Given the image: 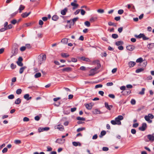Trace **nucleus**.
<instances>
[{"label":"nucleus","instance_id":"nucleus-14","mask_svg":"<svg viewBox=\"0 0 154 154\" xmlns=\"http://www.w3.org/2000/svg\"><path fill=\"white\" fill-rule=\"evenodd\" d=\"M65 141V140L61 138L58 139L57 140V142L60 144L63 143Z\"/></svg>","mask_w":154,"mask_h":154},{"label":"nucleus","instance_id":"nucleus-21","mask_svg":"<svg viewBox=\"0 0 154 154\" xmlns=\"http://www.w3.org/2000/svg\"><path fill=\"white\" fill-rule=\"evenodd\" d=\"M72 143L73 145L75 146H80L81 145V143L79 142H73Z\"/></svg>","mask_w":154,"mask_h":154},{"label":"nucleus","instance_id":"nucleus-63","mask_svg":"<svg viewBox=\"0 0 154 154\" xmlns=\"http://www.w3.org/2000/svg\"><path fill=\"white\" fill-rule=\"evenodd\" d=\"M148 116L151 119H153L154 118V116L152 114H149Z\"/></svg>","mask_w":154,"mask_h":154},{"label":"nucleus","instance_id":"nucleus-26","mask_svg":"<svg viewBox=\"0 0 154 154\" xmlns=\"http://www.w3.org/2000/svg\"><path fill=\"white\" fill-rule=\"evenodd\" d=\"M26 67L25 66H24L23 67H22L20 68L19 70V73L20 74H22L24 70L26 68Z\"/></svg>","mask_w":154,"mask_h":154},{"label":"nucleus","instance_id":"nucleus-36","mask_svg":"<svg viewBox=\"0 0 154 154\" xmlns=\"http://www.w3.org/2000/svg\"><path fill=\"white\" fill-rule=\"evenodd\" d=\"M32 24L31 23H27L24 24L23 26V27H26L31 26Z\"/></svg>","mask_w":154,"mask_h":154},{"label":"nucleus","instance_id":"nucleus-54","mask_svg":"<svg viewBox=\"0 0 154 154\" xmlns=\"http://www.w3.org/2000/svg\"><path fill=\"white\" fill-rule=\"evenodd\" d=\"M108 96L111 98L112 99H114L115 98V95L112 94H109L108 95Z\"/></svg>","mask_w":154,"mask_h":154},{"label":"nucleus","instance_id":"nucleus-31","mask_svg":"<svg viewBox=\"0 0 154 154\" xmlns=\"http://www.w3.org/2000/svg\"><path fill=\"white\" fill-rule=\"evenodd\" d=\"M80 59L82 60L83 61H87V62H89L90 61V60L88 58H85L84 57H82L80 58Z\"/></svg>","mask_w":154,"mask_h":154},{"label":"nucleus","instance_id":"nucleus-13","mask_svg":"<svg viewBox=\"0 0 154 154\" xmlns=\"http://www.w3.org/2000/svg\"><path fill=\"white\" fill-rule=\"evenodd\" d=\"M31 13V12H30L28 13L27 12H25L24 13H23L21 15V16L23 18L26 17H28Z\"/></svg>","mask_w":154,"mask_h":154},{"label":"nucleus","instance_id":"nucleus-41","mask_svg":"<svg viewBox=\"0 0 154 154\" xmlns=\"http://www.w3.org/2000/svg\"><path fill=\"white\" fill-rule=\"evenodd\" d=\"M10 67L11 69H13L16 68V65L14 64L13 63H12L11 64Z\"/></svg>","mask_w":154,"mask_h":154},{"label":"nucleus","instance_id":"nucleus-48","mask_svg":"<svg viewBox=\"0 0 154 154\" xmlns=\"http://www.w3.org/2000/svg\"><path fill=\"white\" fill-rule=\"evenodd\" d=\"M85 128H78L77 130V132H79L80 131H82L83 130H85Z\"/></svg>","mask_w":154,"mask_h":154},{"label":"nucleus","instance_id":"nucleus-29","mask_svg":"<svg viewBox=\"0 0 154 154\" xmlns=\"http://www.w3.org/2000/svg\"><path fill=\"white\" fill-rule=\"evenodd\" d=\"M18 11H16L14 12V13H12V14H11L9 16H10V18H11L14 17V16H15L18 13Z\"/></svg>","mask_w":154,"mask_h":154},{"label":"nucleus","instance_id":"nucleus-59","mask_svg":"<svg viewBox=\"0 0 154 154\" xmlns=\"http://www.w3.org/2000/svg\"><path fill=\"white\" fill-rule=\"evenodd\" d=\"M26 49L25 46H22L20 48V49L21 51H23L25 50Z\"/></svg>","mask_w":154,"mask_h":154},{"label":"nucleus","instance_id":"nucleus-35","mask_svg":"<svg viewBox=\"0 0 154 154\" xmlns=\"http://www.w3.org/2000/svg\"><path fill=\"white\" fill-rule=\"evenodd\" d=\"M101 67V65L100 64H98V65H97V66L95 67L93 69H94V70L96 72H97V70L98 69H99Z\"/></svg>","mask_w":154,"mask_h":154},{"label":"nucleus","instance_id":"nucleus-37","mask_svg":"<svg viewBox=\"0 0 154 154\" xmlns=\"http://www.w3.org/2000/svg\"><path fill=\"white\" fill-rule=\"evenodd\" d=\"M143 34L142 33H140L139 35H134L135 37L137 38H141L143 37Z\"/></svg>","mask_w":154,"mask_h":154},{"label":"nucleus","instance_id":"nucleus-43","mask_svg":"<svg viewBox=\"0 0 154 154\" xmlns=\"http://www.w3.org/2000/svg\"><path fill=\"white\" fill-rule=\"evenodd\" d=\"M61 56L63 57H66L69 56V55L67 54L66 53H62L61 54Z\"/></svg>","mask_w":154,"mask_h":154},{"label":"nucleus","instance_id":"nucleus-40","mask_svg":"<svg viewBox=\"0 0 154 154\" xmlns=\"http://www.w3.org/2000/svg\"><path fill=\"white\" fill-rule=\"evenodd\" d=\"M143 61V58L141 57H140L137 59L136 61L137 63H141Z\"/></svg>","mask_w":154,"mask_h":154},{"label":"nucleus","instance_id":"nucleus-12","mask_svg":"<svg viewBox=\"0 0 154 154\" xmlns=\"http://www.w3.org/2000/svg\"><path fill=\"white\" fill-rule=\"evenodd\" d=\"M148 138L150 141H152V142L154 141V136L151 134H149L147 136Z\"/></svg>","mask_w":154,"mask_h":154},{"label":"nucleus","instance_id":"nucleus-34","mask_svg":"<svg viewBox=\"0 0 154 154\" xmlns=\"http://www.w3.org/2000/svg\"><path fill=\"white\" fill-rule=\"evenodd\" d=\"M106 133V131H101L100 135L99 136L101 138L103 136L105 135Z\"/></svg>","mask_w":154,"mask_h":154},{"label":"nucleus","instance_id":"nucleus-45","mask_svg":"<svg viewBox=\"0 0 154 154\" xmlns=\"http://www.w3.org/2000/svg\"><path fill=\"white\" fill-rule=\"evenodd\" d=\"M112 37L113 38L116 39L118 38V36L116 34H113L112 35Z\"/></svg>","mask_w":154,"mask_h":154},{"label":"nucleus","instance_id":"nucleus-49","mask_svg":"<svg viewBox=\"0 0 154 154\" xmlns=\"http://www.w3.org/2000/svg\"><path fill=\"white\" fill-rule=\"evenodd\" d=\"M14 96L13 94H11L8 96V98L10 99H12L14 98Z\"/></svg>","mask_w":154,"mask_h":154},{"label":"nucleus","instance_id":"nucleus-52","mask_svg":"<svg viewBox=\"0 0 154 154\" xmlns=\"http://www.w3.org/2000/svg\"><path fill=\"white\" fill-rule=\"evenodd\" d=\"M97 11L100 13H103L104 12V10L102 9H99L97 10Z\"/></svg>","mask_w":154,"mask_h":154},{"label":"nucleus","instance_id":"nucleus-2","mask_svg":"<svg viewBox=\"0 0 154 154\" xmlns=\"http://www.w3.org/2000/svg\"><path fill=\"white\" fill-rule=\"evenodd\" d=\"M123 117L122 116H119L117 117L115 119V121L116 122L117 125H121V122L120 121L121 120H123Z\"/></svg>","mask_w":154,"mask_h":154},{"label":"nucleus","instance_id":"nucleus-11","mask_svg":"<svg viewBox=\"0 0 154 154\" xmlns=\"http://www.w3.org/2000/svg\"><path fill=\"white\" fill-rule=\"evenodd\" d=\"M24 98L26 100H28L32 98L31 97H29V94H26L24 95Z\"/></svg>","mask_w":154,"mask_h":154},{"label":"nucleus","instance_id":"nucleus-38","mask_svg":"<svg viewBox=\"0 0 154 154\" xmlns=\"http://www.w3.org/2000/svg\"><path fill=\"white\" fill-rule=\"evenodd\" d=\"M86 108L90 110L92 109V107L91 106L89 105L88 104H85Z\"/></svg>","mask_w":154,"mask_h":154},{"label":"nucleus","instance_id":"nucleus-10","mask_svg":"<svg viewBox=\"0 0 154 154\" xmlns=\"http://www.w3.org/2000/svg\"><path fill=\"white\" fill-rule=\"evenodd\" d=\"M48 130V127L45 128H39L38 129V131L39 132H43L44 131H47Z\"/></svg>","mask_w":154,"mask_h":154},{"label":"nucleus","instance_id":"nucleus-56","mask_svg":"<svg viewBox=\"0 0 154 154\" xmlns=\"http://www.w3.org/2000/svg\"><path fill=\"white\" fill-rule=\"evenodd\" d=\"M102 86L103 85H102L99 84L95 85V88H102Z\"/></svg>","mask_w":154,"mask_h":154},{"label":"nucleus","instance_id":"nucleus-1","mask_svg":"<svg viewBox=\"0 0 154 154\" xmlns=\"http://www.w3.org/2000/svg\"><path fill=\"white\" fill-rule=\"evenodd\" d=\"M46 59V56L45 54H41L38 57V63L41 65L44 63Z\"/></svg>","mask_w":154,"mask_h":154},{"label":"nucleus","instance_id":"nucleus-55","mask_svg":"<svg viewBox=\"0 0 154 154\" xmlns=\"http://www.w3.org/2000/svg\"><path fill=\"white\" fill-rule=\"evenodd\" d=\"M23 120L24 122H28L29 121V119L28 117H25L23 118Z\"/></svg>","mask_w":154,"mask_h":154},{"label":"nucleus","instance_id":"nucleus-20","mask_svg":"<svg viewBox=\"0 0 154 154\" xmlns=\"http://www.w3.org/2000/svg\"><path fill=\"white\" fill-rule=\"evenodd\" d=\"M97 17H91L90 19L89 20L91 22H94L97 20Z\"/></svg>","mask_w":154,"mask_h":154},{"label":"nucleus","instance_id":"nucleus-42","mask_svg":"<svg viewBox=\"0 0 154 154\" xmlns=\"http://www.w3.org/2000/svg\"><path fill=\"white\" fill-rule=\"evenodd\" d=\"M108 24L110 26H116V25L115 23H112L111 22H109L108 23Z\"/></svg>","mask_w":154,"mask_h":154},{"label":"nucleus","instance_id":"nucleus-39","mask_svg":"<svg viewBox=\"0 0 154 154\" xmlns=\"http://www.w3.org/2000/svg\"><path fill=\"white\" fill-rule=\"evenodd\" d=\"M22 91V90L21 89H18L16 90V93L17 94H20L21 93Z\"/></svg>","mask_w":154,"mask_h":154},{"label":"nucleus","instance_id":"nucleus-51","mask_svg":"<svg viewBox=\"0 0 154 154\" xmlns=\"http://www.w3.org/2000/svg\"><path fill=\"white\" fill-rule=\"evenodd\" d=\"M85 25L88 27H89L90 26V22L88 21H86L85 22Z\"/></svg>","mask_w":154,"mask_h":154},{"label":"nucleus","instance_id":"nucleus-19","mask_svg":"<svg viewBox=\"0 0 154 154\" xmlns=\"http://www.w3.org/2000/svg\"><path fill=\"white\" fill-rule=\"evenodd\" d=\"M144 68H139L136 70L135 72L137 73H138L143 72L144 70Z\"/></svg>","mask_w":154,"mask_h":154},{"label":"nucleus","instance_id":"nucleus-27","mask_svg":"<svg viewBox=\"0 0 154 154\" xmlns=\"http://www.w3.org/2000/svg\"><path fill=\"white\" fill-rule=\"evenodd\" d=\"M62 70L63 71L69 72L71 71V68L70 67H67L63 69Z\"/></svg>","mask_w":154,"mask_h":154},{"label":"nucleus","instance_id":"nucleus-32","mask_svg":"<svg viewBox=\"0 0 154 154\" xmlns=\"http://www.w3.org/2000/svg\"><path fill=\"white\" fill-rule=\"evenodd\" d=\"M41 76V74L40 72L36 73L34 75V77L35 78H37L40 77Z\"/></svg>","mask_w":154,"mask_h":154},{"label":"nucleus","instance_id":"nucleus-25","mask_svg":"<svg viewBox=\"0 0 154 154\" xmlns=\"http://www.w3.org/2000/svg\"><path fill=\"white\" fill-rule=\"evenodd\" d=\"M154 47V43H150L147 46V48L149 49L152 48Z\"/></svg>","mask_w":154,"mask_h":154},{"label":"nucleus","instance_id":"nucleus-33","mask_svg":"<svg viewBox=\"0 0 154 154\" xmlns=\"http://www.w3.org/2000/svg\"><path fill=\"white\" fill-rule=\"evenodd\" d=\"M59 18L56 15H54L52 17V20L54 21H57V20H58Z\"/></svg>","mask_w":154,"mask_h":154},{"label":"nucleus","instance_id":"nucleus-5","mask_svg":"<svg viewBox=\"0 0 154 154\" xmlns=\"http://www.w3.org/2000/svg\"><path fill=\"white\" fill-rule=\"evenodd\" d=\"M99 72H96L94 69H91L90 71V73L89 74V76H93L95 74L98 73Z\"/></svg>","mask_w":154,"mask_h":154},{"label":"nucleus","instance_id":"nucleus-17","mask_svg":"<svg viewBox=\"0 0 154 154\" xmlns=\"http://www.w3.org/2000/svg\"><path fill=\"white\" fill-rule=\"evenodd\" d=\"M71 6H73V9H74L77 8L79 6V5L75 3L74 2H71Z\"/></svg>","mask_w":154,"mask_h":154},{"label":"nucleus","instance_id":"nucleus-18","mask_svg":"<svg viewBox=\"0 0 154 154\" xmlns=\"http://www.w3.org/2000/svg\"><path fill=\"white\" fill-rule=\"evenodd\" d=\"M144 118L146 121H147L149 123H151L152 122V121L150 119V118L148 115L145 116Z\"/></svg>","mask_w":154,"mask_h":154},{"label":"nucleus","instance_id":"nucleus-57","mask_svg":"<svg viewBox=\"0 0 154 154\" xmlns=\"http://www.w3.org/2000/svg\"><path fill=\"white\" fill-rule=\"evenodd\" d=\"M93 63H94V64H96L97 65H98V64H100L99 62V61L97 60L94 61Z\"/></svg>","mask_w":154,"mask_h":154},{"label":"nucleus","instance_id":"nucleus-8","mask_svg":"<svg viewBox=\"0 0 154 154\" xmlns=\"http://www.w3.org/2000/svg\"><path fill=\"white\" fill-rule=\"evenodd\" d=\"M18 49L17 48H15L14 49H13L12 51V55L11 56V58L13 56L16 55L18 53Z\"/></svg>","mask_w":154,"mask_h":154},{"label":"nucleus","instance_id":"nucleus-62","mask_svg":"<svg viewBox=\"0 0 154 154\" xmlns=\"http://www.w3.org/2000/svg\"><path fill=\"white\" fill-rule=\"evenodd\" d=\"M120 17L119 16L116 17L114 18V19L117 21L119 20H120Z\"/></svg>","mask_w":154,"mask_h":154},{"label":"nucleus","instance_id":"nucleus-53","mask_svg":"<svg viewBox=\"0 0 154 154\" xmlns=\"http://www.w3.org/2000/svg\"><path fill=\"white\" fill-rule=\"evenodd\" d=\"M17 65L20 66H22L23 65V64L22 63V62L17 61Z\"/></svg>","mask_w":154,"mask_h":154},{"label":"nucleus","instance_id":"nucleus-9","mask_svg":"<svg viewBox=\"0 0 154 154\" xmlns=\"http://www.w3.org/2000/svg\"><path fill=\"white\" fill-rule=\"evenodd\" d=\"M104 104L105 107L109 110H111V109L113 107V106L112 105H109L107 102H105Z\"/></svg>","mask_w":154,"mask_h":154},{"label":"nucleus","instance_id":"nucleus-47","mask_svg":"<svg viewBox=\"0 0 154 154\" xmlns=\"http://www.w3.org/2000/svg\"><path fill=\"white\" fill-rule=\"evenodd\" d=\"M21 141L20 140H16L14 141V143L16 144H19L20 143Z\"/></svg>","mask_w":154,"mask_h":154},{"label":"nucleus","instance_id":"nucleus-4","mask_svg":"<svg viewBox=\"0 0 154 154\" xmlns=\"http://www.w3.org/2000/svg\"><path fill=\"white\" fill-rule=\"evenodd\" d=\"M78 19L79 18L77 17L74 18L71 20L72 22H71L70 23V26H69V28H71V26H73L75 22L78 20Z\"/></svg>","mask_w":154,"mask_h":154},{"label":"nucleus","instance_id":"nucleus-15","mask_svg":"<svg viewBox=\"0 0 154 154\" xmlns=\"http://www.w3.org/2000/svg\"><path fill=\"white\" fill-rule=\"evenodd\" d=\"M68 9L67 8H65L61 10V14L62 15H65L66 12H67Z\"/></svg>","mask_w":154,"mask_h":154},{"label":"nucleus","instance_id":"nucleus-46","mask_svg":"<svg viewBox=\"0 0 154 154\" xmlns=\"http://www.w3.org/2000/svg\"><path fill=\"white\" fill-rule=\"evenodd\" d=\"M76 119L77 120H82V121H85V119L83 117H77L76 118Z\"/></svg>","mask_w":154,"mask_h":154},{"label":"nucleus","instance_id":"nucleus-50","mask_svg":"<svg viewBox=\"0 0 154 154\" xmlns=\"http://www.w3.org/2000/svg\"><path fill=\"white\" fill-rule=\"evenodd\" d=\"M124 11L122 9H120L118 10V13L119 14H122L124 13Z\"/></svg>","mask_w":154,"mask_h":154},{"label":"nucleus","instance_id":"nucleus-28","mask_svg":"<svg viewBox=\"0 0 154 154\" xmlns=\"http://www.w3.org/2000/svg\"><path fill=\"white\" fill-rule=\"evenodd\" d=\"M68 39L66 38H64L61 41V42L64 44H67L68 42Z\"/></svg>","mask_w":154,"mask_h":154},{"label":"nucleus","instance_id":"nucleus-7","mask_svg":"<svg viewBox=\"0 0 154 154\" xmlns=\"http://www.w3.org/2000/svg\"><path fill=\"white\" fill-rule=\"evenodd\" d=\"M135 47L133 45H130L126 47L127 50L130 51H132L135 49Z\"/></svg>","mask_w":154,"mask_h":154},{"label":"nucleus","instance_id":"nucleus-60","mask_svg":"<svg viewBox=\"0 0 154 154\" xmlns=\"http://www.w3.org/2000/svg\"><path fill=\"white\" fill-rule=\"evenodd\" d=\"M111 123L113 125H117L116 122L115 120H111Z\"/></svg>","mask_w":154,"mask_h":154},{"label":"nucleus","instance_id":"nucleus-61","mask_svg":"<svg viewBox=\"0 0 154 154\" xmlns=\"http://www.w3.org/2000/svg\"><path fill=\"white\" fill-rule=\"evenodd\" d=\"M13 26L11 24H10L6 27L7 29H10L12 28Z\"/></svg>","mask_w":154,"mask_h":154},{"label":"nucleus","instance_id":"nucleus-30","mask_svg":"<svg viewBox=\"0 0 154 154\" xmlns=\"http://www.w3.org/2000/svg\"><path fill=\"white\" fill-rule=\"evenodd\" d=\"M123 42L122 41H117L116 42V45L117 46H119L123 44Z\"/></svg>","mask_w":154,"mask_h":154},{"label":"nucleus","instance_id":"nucleus-16","mask_svg":"<svg viewBox=\"0 0 154 154\" xmlns=\"http://www.w3.org/2000/svg\"><path fill=\"white\" fill-rule=\"evenodd\" d=\"M136 63L133 61H130L129 62L128 64L130 67H133L136 64Z\"/></svg>","mask_w":154,"mask_h":154},{"label":"nucleus","instance_id":"nucleus-23","mask_svg":"<svg viewBox=\"0 0 154 154\" xmlns=\"http://www.w3.org/2000/svg\"><path fill=\"white\" fill-rule=\"evenodd\" d=\"M21 102V100L20 98H18L15 100L14 103L18 105L20 104Z\"/></svg>","mask_w":154,"mask_h":154},{"label":"nucleus","instance_id":"nucleus-6","mask_svg":"<svg viewBox=\"0 0 154 154\" xmlns=\"http://www.w3.org/2000/svg\"><path fill=\"white\" fill-rule=\"evenodd\" d=\"M55 128L56 129H57L59 130L60 131H63L64 130V127L63 126L61 125H57L55 126Z\"/></svg>","mask_w":154,"mask_h":154},{"label":"nucleus","instance_id":"nucleus-64","mask_svg":"<svg viewBox=\"0 0 154 154\" xmlns=\"http://www.w3.org/2000/svg\"><path fill=\"white\" fill-rule=\"evenodd\" d=\"M17 22V20L15 19L11 21V23L14 25Z\"/></svg>","mask_w":154,"mask_h":154},{"label":"nucleus","instance_id":"nucleus-44","mask_svg":"<svg viewBox=\"0 0 154 154\" xmlns=\"http://www.w3.org/2000/svg\"><path fill=\"white\" fill-rule=\"evenodd\" d=\"M145 89L144 88H142L141 91L139 92V94L141 95H143L144 94V91Z\"/></svg>","mask_w":154,"mask_h":154},{"label":"nucleus","instance_id":"nucleus-3","mask_svg":"<svg viewBox=\"0 0 154 154\" xmlns=\"http://www.w3.org/2000/svg\"><path fill=\"white\" fill-rule=\"evenodd\" d=\"M147 128V125L145 123H143L142 124V126L139 128V130L143 131H145Z\"/></svg>","mask_w":154,"mask_h":154},{"label":"nucleus","instance_id":"nucleus-58","mask_svg":"<svg viewBox=\"0 0 154 154\" xmlns=\"http://www.w3.org/2000/svg\"><path fill=\"white\" fill-rule=\"evenodd\" d=\"M7 30V29L6 27H4V28L1 29H0V31L1 32H4Z\"/></svg>","mask_w":154,"mask_h":154},{"label":"nucleus","instance_id":"nucleus-24","mask_svg":"<svg viewBox=\"0 0 154 154\" xmlns=\"http://www.w3.org/2000/svg\"><path fill=\"white\" fill-rule=\"evenodd\" d=\"M92 112L95 114H100V111L97 109H94L93 111Z\"/></svg>","mask_w":154,"mask_h":154},{"label":"nucleus","instance_id":"nucleus-22","mask_svg":"<svg viewBox=\"0 0 154 154\" xmlns=\"http://www.w3.org/2000/svg\"><path fill=\"white\" fill-rule=\"evenodd\" d=\"M25 8V6L23 5H20L18 9V10L19 11V12L20 13H21L22 11H23L24 9Z\"/></svg>","mask_w":154,"mask_h":154}]
</instances>
